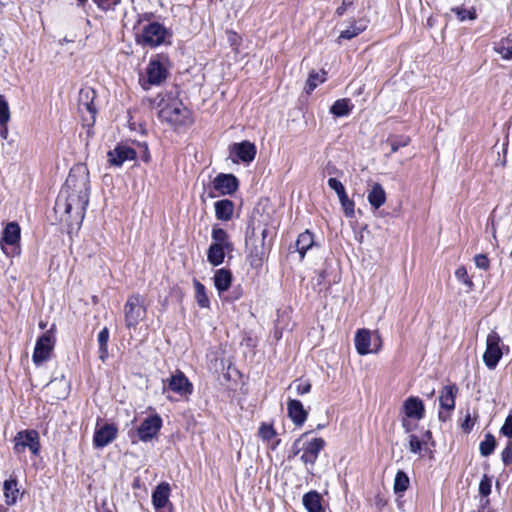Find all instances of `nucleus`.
Listing matches in <instances>:
<instances>
[{
  "mask_svg": "<svg viewBox=\"0 0 512 512\" xmlns=\"http://www.w3.org/2000/svg\"><path fill=\"white\" fill-rule=\"evenodd\" d=\"M90 180L86 166H74L62 187L56 202L55 213L69 226L82 223L89 203Z\"/></svg>",
  "mask_w": 512,
  "mask_h": 512,
  "instance_id": "1",
  "label": "nucleus"
},
{
  "mask_svg": "<svg viewBox=\"0 0 512 512\" xmlns=\"http://www.w3.org/2000/svg\"><path fill=\"white\" fill-rule=\"evenodd\" d=\"M161 106L158 116L162 121L167 122L172 126L185 125L190 121L189 110L183 103L176 99H169L167 102L159 104Z\"/></svg>",
  "mask_w": 512,
  "mask_h": 512,
  "instance_id": "2",
  "label": "nucleus"
},
{
  "mask_svg": "<svg viewBox=\"0 0 512 512\" xmlns=\"http://www.w3.org/2000/svg\"><path fill=\"white\" fill-rule=\"evenodd\" d=\"M308 432L304 433L294 443V448H297L295 454L302 451L301 460L305 465L313 466L319 456L320 451L325 447V441L323 438H312L306 439Z\"/></svg>",
  "mask_w": 512,
  "mask_h": 512,
  "instance_id": "3",
  "label": "nucleus"
},
{
  "mask_svg": "<svg viewBox=\"0 0 512 512\" xmlns=\"http://www.w3.org/2000/svg\"><path fill=\"white\" fill-rule=\"evenodd\" d=\"M355 349L359 355L378 353L382 348V339L378 331L358 329L354 337Z\"/></svg>",
  "mask_w": 512,
  "mask_h": 512,
  "instance_id": "4",
  "label": "nucleus"
},
{
  "mask_svg": "<svg viewBox=\"0 0 512 512\" xmlns=\"http://www.w3.org/2000/svg\"><path fill=\"white\" fill-rule=\"evenodd\" d=\"M404 417L402 418V427L406 433L412 432L415 428L414 421L417 422L424 417L425 407L423 401L415 396L408 397L402 405Z\"/></svg>",
  "mask_w": 512,
  "mask_h": 512,
  "instance_id": "5",
  "label": "nucleus"
},
{
  "mask_svg": "<svg viewBox=\"0 0 512 512\" xmlns=\"http://www.w3.org/2000/svg\"><path fill=\"white\" fill-rule=\"evenodd\" d=\"M145 315L146 309L143 298L138 294L130 296L124 305L126 327L135 328Z\"/></svg>",
  "mask_w": 512,
  "mask_h": 512,
  "instance_id": "6",
  "label": "nucleus"
},
{
  "mask_svg": "<svg viewBox=\"0 0 512 512\" xmlns=\"http://www.w3.org/2000/svg\"><path fill=\"white\" fill-rule=\"evenodd\" d=\"M21 229L17 222H9L2 233L0 246L7 256L19 254Z\"/></svg>",
  "mask_w": 512,
  "mask_h": 512,
  "instance_id": "7",
  "label": "nucleus"
},
{
  "mask_svg": "<svg viewBox=\"0 0 512 512\" xmlns=\"http://www.w3.org/2000/svg\"><path fill=\"white\" fill-rule=\"evenodd\" d=\"M39 434L35 430H24L16 434L14 438V451L17 454L23 453L26 449L37 456L40 452Z\"/></svg>",
  "mask_w": 512,
  "mask_h": 512,
  "instance_id": "8",
  "label": "nucleus"
},
{
  "mask_svg": "<svg viewBox=\"0 0 512 512\" xmlns=\"http://www.w3.org/2000/svg\"><path fill=\"white\" fill-rule=\"evenodd\" d=\"M55 344V337L52 329L46 331L36 342L32 360L34 364L40 365L47 361L52 353Z\"/></svg>",
  "mask_w": 512,
  "mask_h": 512,
  "instance_id": "9",
  "label": "nucleus"
},
{
  "mask_svg": "<svg viewBox=\"0 0 512 512\" xmlns=\"http://www.w3.org/2000/svg\"><path fill=\"white\" fill-rule=\"evenodd\" d=\"M247 260L252 268H260L267 257L268 247L263 240L250 237L246 240Z\"/></svg>",
  "mask_w": 512,
  "mask_h": 512,
  "instance_id": "10",
  "label": "nucleus"
},
{
  "mask_svg": "<svg viewBox=\"0 0 512 512\" xmlns=\"http://www.w3.org/2000/svg\"><path fill=\"white\" fill-rule=\"evenodd\" d=\"M500 337L496 332L488 334L486 339V350L483 355V361L489 369H494L502 357V351L499 346Z\"/></svg>",
  "mask_w": 512,
  "mask_h": 512,
  "instance_id": "11",
  "label": "nucleus"
},
{
  "mask_svg": "<svg viewBox=\"0 0 512 512\" xmlns=\"http://www.w3.org/2000/svg\"><path fill=\"white\" fill-rule=\"evenodd\" d=\"M167 31L163 25L154 22L143 28L141 42L150 47L161 45L166 37Z\"/></svg>",
  "mask_w": 512,
  "mask_h": 512,
  "instance_id": "12",
  "label": "nucleus"
},
{
  "mask_svg": "<svg viewBox=\"0 0 512 512\" xmlns=\"http://www.w3.org/2000/svg\"><path fill=\"white\" fill-rule=\"evenodd\" d=\"M162 426V419L159 415L147 417L138 428V436L141 441L147 442L151 440Z\"/></svg>",
  "mask_w": 512,
  "mask_h": 512,
  "instance_id": "13",
  "label": "nucleus"
},
{
  "mask_svg": "<svg viewBox=\"0 0 512 512\" xmlns=\"http://www.w3.org/2000/svg\"><path fill=\"white\" fill-rule=\"evenodd\" d=\"M117 428L112 424H104L96 427L93 444L96 448H103L111 443L117 436Z\"/></svg>",
  "mask_w": 512,
  "mask_h": 512,
  "instance_id": "14",
  "label": "nucleus"
},
{
  "mask_svg": "<svg viewBox=\"0 0 512 512\" xmlns=\"http://www.w3.org/2000/svg\"><path fill=\"white\" fill-rule=\"evenodd\" d=\"M213 188L221 195H229L237 190L238 180L232 174H219L213 180Z\"/></svg>",
  "mask_w": 512,
  "mask_h": 512,
  "instance_id": "15",
  "label": "nucleus"
},
{
  "mask_svg": "<svg viewBox=\"0 0 512 512\" xmlns=\"http://www.w3.org/2000/svg\"><path fill=\"white\" fill-rule=\"evenodd\" d=\"M135 158V150L127 145H118L108 152V160L114 166H121L125 161L134 160Z\"/></svg>",
  "mask_w": 512,
  "mask_h": 512,
  "instance_id": "16",
  "label": "nucleus"
},
{
  "mask_svg": "<svg viewBox=\"0 0 512 512\" xmlns=\"http://www.w3.org/2000/svg\"><path fill=\"white\" fill-rule=\"evenodd\" d=\"M288 416L296 426H302L308 417V412L302 403L296 399H289L287 402Z\"/></svg>",
  "mask_w": 512,
  "mask_h": 512,
  "instance_id": "17",
  "label": "nucleus"
},
{
  "mask_svg": "<svg viewBox=\"0 0 512 512\" xmlns=\"http://www.w3.org/2000/svg\"><path fill=\"white\" fill-rule=\"evenodd\" d=\"M2 489L5 504L8 506L15 505L20 496L18 481L16 477L11 475L10 478L6 479L3 482Z\"/></svg>",
  "mask_w": 512,
  "mask_h": 512,
  "instance_id": "18",
  "label": "nucleus"
},
{
  "mask_svg": "<svg viewBox=\"0 0 512 512\" xmlns=\"http://www.w3.org/2000/svg\"><path fill=\"white\" fill-rule=\"evenodd\" d=\"M367 200L370 206L375 210L379 209L385 204L386 192L380 183L373 182L370 184V187L367 190Z\"/></svg>",
  "mask_w": 512,
  "mask_h": 512,
  "instance_id": "19",
  "label": "nucleus"
},
{
  "mask_svg": "<svg viewBox=\"0 0 512 512\" xmlns=\"http://www.w3.org/2000/svg\"><path fill=\"white\" fill-rule=\"evenodd\" d=\"M148 82L151 85H159L167 78V70L158 60L150 61L147 67Z\"/></svg>",
  "mask_w": 512,
  "mask_h": 512,
  "instance_id": "20",
  "label": "nucleus"
},
{
  "mask_svg": "<svg viewBox=\"0 0 512 512\" xmlns=\"http://www.w3.org/2000/svg\"><path fill=\"white\" fill-rule=\"evenodd\" d=\"M169 389L183 396L191 394L193 387L186 376L182 372H178L170 378Z\"/></svg>",
  "mask_w": 512,
  "mask_h": 512,
  "instance_id": "21",
  "label": "nucleus"
},
{
  "mask_svg": "<svg viewBox=\"0 0 512 512\" xmlns=\"http://www.w3.org/2000/svg\"><path fill=\"white\" fill-rule=\"evenodd\" d=\"M214 286L218 291V294L221 296L224 292H226L232 283V273L230 270L225 268H220L215 271L213 276Z\"/></svg>",
  "mask_w": 512,
  "mask_h": 512,
  "instance_id": "22",
  "label": "nucleus"
},
{
  "mask_svg": "<svg viewBox=\"0 0 512 512\" xmlns=\"http://www.w3.org/2000/svg\"><path fill=\"white\" fill-rule=\"evenodd\" d=\"M215 216L218 220L229 221L233 217L234 203L229 199L216 201L214 204Z\"/></svg>",
  "mask_w": 512,
  "mask_h": 512,
  "instance_id": "23",
  "label": "nucleus"
},
{
  "mask_svg": "<svg viewBox=\"0 0 512 512\" xmlns=\"http://www.w3.org/2000/svg\"><path fill=\"white\" fill-rule=\"evenodd\" d=\"M233 151L243 162H251L256 155L255 145L248 141L234 144Z\"/></svg>",
  "mask_w": 512,
  "mask_h": 512,
  "instance_id": "24",
  "label": "nucleus"
},
{
  "mask_svg": "<svg viewBox=\"0 0 512 512\" xmlns=\"http://www.w3.org/2000/svg\"><path fill=\"white\" fill-rule=\"evenodd\" d=\"M457 388L454 385L445 386L439 396V403L442 409L452 411L455 407Z\"/></svg>",
  "mask_w": 512,
  "mask_h": 512,
  "instance_id": "25",
  "label": "nucleus"
},
{
  "mask_svg": "<svg viewBox=\"0 0 512 512\" xmlns=\"http://www.w3.org/2000/svg\"><path fill=\"white\" fill-rule=\"evenodd\" d=\"M170 486L168 483L159 484L152 494V503L156 509L166 506L169 500Z\"/></svg>",
  "mask_w": 512,
  "mask_h": 512,
  "instance_id": "26",
  "label": "nucleus"
},
{
  "mask_svg": "<svg viewBox=\"0 0 512 512\" xmlns=\"http://www.w3.org/2000/svg\"><path fill=\"white\" fill-rule=\"evenodd\" d=\"M233 248H226L217 245H210L207 251V260L213 266H219L224 262L226 252Z\"/></svg>",
  "mask_w": 512,
  "mask_h": 512,
  "instance_id": "27",
  "label": "nucleus"
},
{
  "mask_svg": "<svg viewBox=\"0 0 512 512\" xmlns=\"http://www.w3.org/2000/svg\"><path fill=\"white\" fill-rule=\"evenodd\" d=\"M314 244V237L313 234L306 230L305 232L301 233L296 241V248L297 251L300 254V258L303 259L307 250H309Z\"/></svg>",
  "mask_w": 512,
  "mask_h": 512,
  "instance_id": "28",
  "label": "nucleus"
},
{
  "mask_svg": "<svg viewBox=\"0 0 512 512\" xmlns=\"http://www.w3.org/2000/svg\"><path fill=\"white\" fill-rule=\"evenodd\" d=\"M303 505L308 512H322L321 496L316 491H311L303 496Z\"/></svg>",
  "mask_w": 512,
  "mask_h": 512,
  "instance_id": "29",
  "label": "nucleus"
},
{
  "mask_svg": "<svg viewBox=\"0 0 512 512\" xmlns=\"http://www.w3.org/2000/svg\"><path fill=\"white\" fill-rule=\"evenodd\" d=\"M367 28V23L365 20H359L353 22L347 29L343 30L339 35V40L345 39L350 40L361 32H363Z\"/></svg>",
  "mask_w": 512,
  "mask_h": 512,
  "instance_id": "30",
  "label": "nucleus"
},
{
  "mask_svg": "<svg viewBox=\"0 0 512 512\" xmlns=\"http://www.w3.org/2000/svg\"><path fill=\"white\" fill-rule=\"evenodd\" d=\"M212 243L210 245H217L226 248H233L232 243L229 240L228 233L220 228L214 226L211 233Z\"/></svg>",
  "mask_w": 512,
  "mask_h": 512,
  "instance_id": "31",
  "label": "nucleus"
},
{
  "mask_svg": "<svg viewBox=\"0 0 512 512\" xmlns=\"http://www.w3.org/2000/svg\"><path fill=\"white\" fill-rule=\"evenodd\" d=\"M351 110L350 100L346 98L336 100L330 107V112L336 117L348 116Z\"/></svg>",
  "mask_w": 512,
  "mask_h": 512,
  "instance_id": "32",
  "label": "nucleus"
},
{
  "mask_svg": "<svg viewBox=\"0 0 512 512\" xmlns=\"http://www.w3.org/2000/svg\"><path fill=\"white\" fill-rule=\"evenodd\" d=\"M99 344V358L102 362H105L108 358V341H109V330L104 327L97 336Z\"/></svg>",
  "mask_w": 512,
  "mask_h": 512,
  "instance_id": "33",
  "label": "nucleus"
},
{
  "mask_svg": "<svg viewBox=\"0 0 512 512\" xmlns=\"http://www.w3.org/2000/svg\"><path fill=\"white\" fill-rule=\"evenodd\" d=\"M494 50L501 55L505 60L512 59V40L508 38L501 39L496 45Z\"/></svg>",
  "mask_w": 512,
  "mask_h": 512,
  "instance_id": "34",
  "label": "nucleus"
},
{
  "mask_svg": "<svg viewBox=\"0 0 512 512\" xmlns=\"http://www.w3.org/2000/svg\"><path fill=\"white\" fill-rule=\"evenodd\" d=\"M409 477L403 471H398L394 479V491L396 494H403L409 487Z\"/></svg>",
  "mask_w": 512,
  "mask_h": 512,
  "instance_id": "35",
  "label": "nucleus"
},
{
  "mask_svg": "<svg viewBox=\"0 0 512 512\" xmlns=\"http://www.w3.org/2000/svg\"><path fill=\"white\" fill-rule=\"evenodd\" d=\"M194 287L196 292V300L200 307L202 308H208L210 305L209 298L206 294L205 286L200 283L199 281H194Z\"/></svg>",
  "mask_w": 512,
  "mask_h": 512,
  "instance_id": "36",
  "label": "nucleus"
},
{
  "mask_svg": "<svg viewBox=\"0 0 512 512\" xmlns=\"http://www.w3.org/2000/svg\"><path fill=\"white\" fill-rule=\"evenodd\" d=\"M496 440L493 435L487 434L485 439L480 443L479 450L482 456H489L495 449Z\"/></svg>",
  "mask_w": 512,
  "mask_h": 512,
  "instance_id": "37",
  "label": "nucleus"
},
{
  "mask_svg": "<svg viewBox=\"0 0 512 512\" xmlns=\"http://www.w3.org/2000/svg\"><path fill=\"white\" fill-rule=\"evenodd\" d=\"M338 199H339V202L341 204V207L343 209L345 216L348 218H353L355 215L354 201L348 197L347 193H345L344 195H341V197Z\"/></svg>",
  "mask_w": 512,
  "mask_h": 512,
  "instance_id": "38",
  "label": "nucleus"
},
{
  "mask_svg": "<svg viewBox=\"0 0 512 512\" xmlns=\"http://www.w3.org/2000/svg\"><path fill=\"white\" fill-rule=\"evenodd\" d=\"M289 389H294L297 395H304L310 392L311 383L308 380L297 379L289 385Z\"/></svg>",
  "mask_w": 512,
  "mask_h": 512,
  "instance_id": "39",
  "label": "nucleus"
},
{
  "mask_svg": "<svg viewBox=\"0 0 512 512\" xmlns=\"http://www.w3.org/2000/svg\"><path fill=\"white\" fill-rule=\"evenodd\" d=\"M455 277L458 281L463 283L469 291H471L474 287V284L471 278L468 275L467 269L464 266H460L455 271Z\"/></svg>",
  "mask_w": 512,
  "mask_h": 512,
  "instance_id": "40",
  "label": "nucleus"
},
{
  "mask_svg": "<svg viewBox=\"0 0 512 512\" xmlns=\"http://www.w3.org/2000/svg\"><path fill=\"white\" fill-rule=\"evenodd\" d=\"M324 72H312L310 73L307 80V92H312L320 83L325 81Z\"/></svg>",
  "mask_w": 512,
  "mask_h": 512,
  "instance_id": "41",
  "label": "nucleus"
},
{
  "mask_svg": "<svg viewBox=\"0 0 512 512\" xmlns=\"http://www.w3.org/2000/svg\"><path fill=\"white\" fill-rule=\"evenodd\" d=\"M451 12L454 13L460 21H465L466 19L474 20L476 18L474 10H468L463 7L452 8Z\"/></svg>",
  "mask_w": 512,
  "mask_h": 512,
  "instance_id": "42",
  "label": "nucleus"
},
{
  "mask_svg": "<svg viewBox=\"0 0 512 512\" xmlns=\"http://www.w3.org/2000/svg\"><path fill=\"white\" fill-rule=\"evenodd\" d=\"M409 451L413 454H420L425 442L419 439L418 436L410 434L408 437Z\"/></svg>",
  "mask_w": 512,
  "mask_h": 512,
  "instance_id": "43",
  "label": "nucleus"
},
{
  "mask_svg": "<svg viewBox=\"0 0 512 512\" xmlns=\"http://www.w3.org/2000/svg\"><path fill=\"white\" fill-rule=\"evenodd\" d=\"M10 120V111L8 103L3 95L0 94V124L6 125Z\"/></svg>",
  "mask_w": 512,
  "mask_h": 512,
  "instance_id": "44",
  "label": "nucleus"
},
{
  "mask_svg": "<svg viewBox=\"0 0 512 512\" xmlns=\"http://www.w3.org/2000/svg\"><path fill=\"white\" fill-rule=\"evenodd\" d=\"M276 435V431L274 430L272 425L269 424H262L259 428V436L264 441H269L272 438H274Z\"/></svg>",
  "mask_w": 512,
  "mask_h": 512,
  "instance_id": "45",
  "label": "nucleus"
},
{
  "mask_svg": "<svg viewBox=\"0 0 512 512\" xmlns=\"http://www.w3.org/2000/svg\"><path fill=\"white\" fill-rule=\"evenodd\" d=\"M491 493V480L487 475H484L479 483V494L486 498Z\"/></svg>",
  "mask_w": 512,
  "mask_h": 512,
  "instance_id": "46",
  "label": "nucleus"
},
{
  "mask_svg": "<svg viewBox=\"0 0 512 512\" xmlns=\"http://www.w3.org/2000/svg\"><path fill=\"white\" fill-rule=\"evenodd\" d=\"M328 186L335 191L338 198H340L341 195H344L346 193L344 185L336 178H329Z\"/></svg>",
  "mask_w": 512,
  "mask_h": 512,
  "instance_id": "47",
  "label": "nucleus"
},
{
  "mask_svg": "<svg viewBox=\"0 0 512 512\" xmlns=\"http://www.w3.org/2000/svg\"><path fill=\"white\" fill-rule=\"evenodd\" d=\"M474 263L477 268L482 270H488L490 262L485 254H477L474 257Z\"/></svg>",
  "mask_w": 512,
  "mask_h": 512,
  "instance_id": "48",
  "label": "nucleus"
},
{
  "mask_svg": "<svg viewBox=\"0 0 512 512\" xmlns=\"http://www.w3.org/2000/svg\"><path fill=\"white\" fill-rule=\"evenodd\" d=\"M503 435L512 438V410L509 412L505 419L503 426L501 427Z\"/></svg>",
  "mask_w": 512,
  "mask_h": 512,
  "instance_id": "49",
  "label": "nucleus"
},
{
  "mask_svg": "<svg viewBox=\"0 0 512 512\" xmlns=\"http://www.w3.org/2000/svg\"><path fill=\"white\" fill-rule=\"evenodd\" d=\"M56 387H63L64 388V391L61 395L58 396V398H64L67 394L66 392V388H67V384L64 380H54V381H51L49 384H48V389L49 390H54Z\"/></svg>",
  "mask_w": 512,
  "mask_h": 512,
  "instance_id": "50",
  "label": "nucleus"
},
{
  "mask_svg": "<svg viewBox=\"0 0 512 512\" xmlns=\"http://www.w3.org/2000/svg\"><path fill=\"white\" fill-rule=\"evenodd\" d=\"M502 461L505 465L512 463V443H509L502 451Z\"/></svg>",
  "mask_w": 512,
  "mask_h": 512,
  "instance_id": "51",
  "label": "nucleus"
},
{
  "mask_svg": "<svg viewBox=\"0 0 512 512\" xmlns=\"http://www.w3.org/2000/svg\"><path fill=\"white\" fill-rule=\"evenodd\" d=\"M355 0H343L342 5L336 10V13L341 16L345 13L346 8L352 6Z\"/></svg>",
  "mask_w": 512,
  "mask_h": 512,
  "instance_id": "52",
  "label": "nucleus"
},
{
  "mask_svg": "<svg viewBox=\"0 0 512 512\" xmlns=\"http://www.w3.org/2000/svg\"><path fill=\"white\" fill-rule=\"evenodd\" d=\"M507 145L508 143H505L503 145V152H504V155H506L507 153ZM498 164L501 166V167H504L506 165V156L503 157V159H498Z\"/></svg>",
  "mask_w": 512,
  "mask_h": 512,
  "instance_id": "53",
  "label": "nucleus"
},
{
  "mask_svg": "<svg viewBox=\"0 0 512 512\" xmlns=\"http://www.w3.org/2000/svg\"><path fill=\"white\" fill-rule=\"evenodd\" d=\"M267 229H263L262 232H261V237L260 238H256L257 240H263V243H265V240H266V237H267Z\"/></svg>",
  "mask_w": 512,
  "mask_h": 512,
  "instance_id": "54",
  "label": "nucleus"
},
{
  "mask_svg": "<svg viewBox=\"0 0 512 512\" xmlns=\"http://www.w3.org/2000/svg\"><path fill=\"white\" fill-rule=\"evenodd\" d=\"M399 147H400V144L392 143L391 151L394 153L399 149Z\"/></svg>",
  "mask_w": 512,
  "mask_h": 512,
  "instance_id": "55",
  "label": "nucleus"
},
{
  "mask_svg": "<svg viewBox=\"0 0 512 512\" xmlns=\"http://www.w3.org/2000/svg\"><path fill=\"white\" fill-rule=\"evenodd\" d=\"M79 2L80 5H83L84 3L87 2V0H77Z\"/></svg>",
  "mask_w": 512,
  "mask_h": 512,
  "instance_id": "56",
  "label": "nucleus"
},
{
  "mask_svg": "<svg viewBox=\"0 0 512 512\" xmlns=\"http://www.w3.org/2000/svg\"><path fill=\"white\" fill-rule=\"evenodd\" d=\"M144 159H145V161H148V159H149V155H145V158H144Z\"/></svg>",
  "mask_w": 512,
  "mask_h": 512,
  "instance_id": "57",
  "label": "nucleus"
},
{
  "mask_svg": "<svg viewBox=\"0 0 512 512\" xmlns=\"http://www.w3.org/2000/svg\"><path fill=\"white\" fill-rule=\"evenodd\" d=\"M426 435L429 437L431 435L430 431H426Z\"/></svg>",
  "mask_w": 512,
  "mask_h": 512,
  "instance_id": "58",
  "label": "nucleus"
},
{
  "mask_svg": "<svg viewBox=\"0 0 512 512\" xmlns=\"http://www.w3.org/2000/svg\"><path fill=\"white\" fill-rule=\"evenodd\" d=\"M6 132H7L6 130H5V131H2V136H3V137H6V136L4 135V134H6Z\"/></svg>",
  "mask_w": 512,
  "mask_h": 512,
  "instance_id": "59",
  "label": "nucleus"
}]
</instances>
